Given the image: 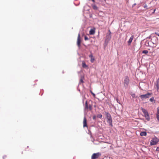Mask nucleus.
<instances>
[{
  "label": "nucleus",
  "instance_id": "nucleus-1",
  "mask_svg": "<svg viewBox=\"0 0 159 159\" xmlns=\"http://www.w3.org/2000/svg\"><path fill=\"white\" fill-rule=\"evenodd\" d=\"M106 116L107 119V122L110 125L112 126V120L110 114L108 113H106Z\"/></svg>",
  "mask_w": 159,
  "mask_h": 159
},
{
  "label": "nucleus",
  "instance_id": "nucleus-2",
  "mask_svg": "<svg viewBox=\"0 0 159 159\" xmlns=\"http://www.w3.org/2000/svg\"><path fill=\"white\" fill-rule=\"evenodd\" d=\"M101 155L100 152H97L93 154L91 156V159H97Z\"/></svg>",
  "mask_w": 159,
  "mask_h": 159
},
{
  "label": "nucleus",
  "instance_id": "nucleus-3",
  "mask_svg": "<svg viewBox=\"0 0 159 159\" xmlns=\"http://www.w3.org/2000/svg\"><path fill=\"white\" fill-rule=\"evenodd\" d=\"M129 80L128 76H126L124 81V86L125 87H127L129 83Z\"/></svg>",
  "mask_w": 159,
  "mask_h": 159
},
{
  "label": "nucleus",
  "instance_id": "nucleus-4",
  "mask_svg": "<svg viewBox=\"0 0 159 159\" xmlns=\"http://www.w3.org/2000/svg\"><path fill=\"white\" fill-rule=\"evenodd\" d=\"M159 139L156 137L153 138L151 141L150 144L151 145H155L159 142Z\"/></svg>",
  "mask_w": 159,
  "mask_h": 159
},
{
  "label": "nucleus",
  "instance_id": "nucleus-5",
  "mask_svg": "<svg viewBox=\"0 0 159 159\" xmlns=\"http://www.w3.org/2000/svg\"><path fill=\"white\" fill-rule=\"evenodd\" d=\"M151 94L148 93L145 94L141 95L140 96L141 98L146 99L149 98L151 96Z\"/></svg>",
  "mask_w": 159,
  "mask_h": 159
},
{
  "label": "nucleus",
  "instance_id": "nucleus-6",
  "mask_svg": "<svg viewBox=\"0 0 159 159\" xmlns=\"http://www.w3.org/2000/svg\"><path fill=\"white\" fill-rule=\"evenodd\" d=\"M81 42V40L80 38V34H78L77 42V45L78 47H80Z\"/></svg>",
  "mask_w": 159,
  "mask_h": 159
},
{
  "label": "nucleus",
  "instance_id": "nucleus-7",
  "mask_svg": "<svg viewBox=\"0 0 159 159\" xmlns=\"http://www.w3.org/2000/svg\"><path fill=\"white\" fill-rule=\"evenodd\" d=\"M83 124V127H87V120H86L85 117H84Z\"/></svg>",
  "mask_w": 159,
  "mask_h": 159
},
{
  "label": "nucleus",
  "instance_id": "nucleus-8",
  "mask_svg": "<svg viewBox=\"0 0 159 159\" xmlns=\"http://www.w3.org/2000/svg\"><path fill=\"white\" fill-rule=\"evenodd\" d=\"M134 36L133 35H132L131 36L128 42V43L129 45H130L131 44V43L132 41V40L134 39Z\"/></svg>",
  "mask_w": 159,
  "mask_h": 159
},
{
  "label": "nucleus",
  "instance_id": "nucleus-9",
  "mask_svg": "<svg viewBox=\"0 0 159 159\" xmlns=\"http://www.w3.org/2000/svg\"><path fill=\"white\" fill-rule=\"evenodd\" d=\"M155 85L156 86V89H157V91H158L159 90V79H158L157 80V81L156 82Z\"/></svg>",
  "mask_w": 159,
  "mask_h": 159
},
{
  "label": "nucleus",
  "instance_id": "nucleus-10",
  "mask_svg": "<svg viewBox=\"0 0 159 159\" xmlns=\"http://www.w3.org/2000/svg\"><path fill=\"white\" fill-rule=\"evenodd\" d=\"M89 57L91 58L90 61L91 62L93 63L94 61V58L93 55L92 54H91L89 56Z\"/></svg>",
  "mask_w": 159,
  "mask_h": 159
},
{
  "label": "nucleus",
  "instance_id": "nucleus-11",
  "mask_svg": "<svg viewBox=\"0 0 159 159\" xmlns=\"http://www.w3.org/2000/svg\"><path fill=\"white\" fill-rule=\"evenodd\" d=\"M144 116L146 118V120L148 121H149L150 120V117L148 113L144 114Z\"/></svg>",
  "mask_w": 159,
  "mask_h": 159
},
{
  "label": "nucleus",
  "instance_id": "nucleus-12",
  "mask_svg": "<svg viewBox=\"0 0 159 159\" xmlns=\"http://www.w3.org/2000/svg\"><path fill=\"white\" fill-rule=\"evenodd\" d=\"M82 66L84 68L88 67V66L86 64L85 62L84 61H82Z\"/></svg>",
  "mask_w": 159,
  "mask_h": 159
},
{
  "label": "nucleus",
  "instance_id": "nucleus-13",
  "mask_svg": "<svg viewBox=\"0 0 159 159\" xmlns=\"http://www.w3.org/2000/svg\"><path fill=\"white\" fill-rule=\"evenodd\" d=\"M87 101H86V102H85V106H86V107L87 108H89L90 110L91 109H92V106L90 105H89V107H88V104H87Z\"/></svg>",
  "mask_w": 159,
  "mask_h": 159
},
{
  "label": "nucleus",
  "instance_id": "nucleus-14",
  "mask_svg": "<svg viewBox=\"0 0 159 159\" xmlns=\"http://www.w3.org/2000/svg\"><path fill=\"white\" fill-rule=\"evenodd\" d=\"M89 34L91 35L94 34L95 33V31L94 30L91 29L89 31Z\"/></svg>",
  "mask_w": 159,
  "mask_h": 159
},
{
  "label": "nucleus",
  "instance_id": "nucleus-15",
  "mask_svg": "<svg viewBox=\"0 0 159 159\" xmlns=\"http://www.w3.org/2000/svg\"><path fill=\"white\" fill-rule=\"evenodd\" d=\"M147 135V133L146 132H142L140 134L141 136H146Z\"/></svg>",
  "mask_w": 159,
  "mask_h": 159
},
{
  "label": "nucleus",
  "instance_id": "nucleus-16",
  "mask_svg": "<svg viewBox=\"0 0 159 159\" xmlns=\"http://www.w3.org/2000/svg\"><path fill=\"white\" fill-rule=\"evenodd\" d=\"M141 110H142V111L143 112L144 114H145L148 113L147 111L145 109H144L143 108H142Z\"/></svg>",
  "mask_w": 159,
  "mask_h": 159
},
{
  "label": "nucleus",
  "instance_id": "nucleus-17",
  "mask_svg": "<svg viewBox=\"0 0 159 159\" xmlns=\"http://www.w3.org/2000/svg\"><path fill=\"white\" fill-rule=\"evenodd\" d=\"M148 53V51L147 50H143L142 52V53L147 54Z\"/></svg>",
  "mask_w": 159,
  "mask_h": 159
},
{
  "label": "nucleus",
  "instance_id": "nucleus-18",
  "mask_svg": "<svg viewBox=\"0 0 159 159\" xmlns=\"http://www.w3.org/2000/svg\"><path fill=\"white\" fill-rule=\"evenodd\" d=\"M143 5V7L145 9H148V6L146 4H144Z\"/></svg>",
  "mask_w": 159,
  "mask_h": 159
},
{
  "label": "nucleus",
  "instance_id": "nucleus-19",
  "mask_svg": "<svg viewBox=\"0 0 159 159\" xmlns=\"http://www.w3.org/2000/svg\"><path fill=\"white\" fill-rule=\"evenodd\" d=\"M157 120L159 122V115L158 114H157Z\"/></svg>",
  "mask_w": 159,
  "mask_h": 159
},
{
  "label": "nucleus",
  "instance_id": "nucleus-20",
  "mask_svg": "<svg viewBox=\"0 0 159 159\" xmlns=\"http://www.w3.org/2000/svg\"><path fill=\"white\" fill-rule=\"evenodd\" d=\"M84 40H89V38H88V37L87 36H84Z\"/></svg>",
  "mask_w": 159,
  "mask_h": 159
},
{
  "label": "nucleus",
  "instance_id": "nucleus-21",
  "mask_svg": "<svg viewBox=\"0 0 159 159\" xmlns=\"http://www.w3.org/2000/svg\"><path fill=\"white\" fill-rule=\"evenodd\" d=\"M93 9H94L95 10H96V9H97V7L96 6H95V5L93 6Z\"/></svg>",
  "mask_w": 159,
  "mask_h": 159
},
{
  "label": "nucleus",
  "instance_id": "nucleus-22",
  "mask_svg": "<svg viewBox=\"0 0 159 159\" xmlns=\"http://www.w3.org/2000/svg\"><path fill=\"white\" fill-rule=\"evenodd\" d=\"M131 95L132 97L133 98H134L135 96V94H131Z\"/></svg>",
  "mask_w": 159,
  "mask_h": 159
},
{
  "label": "nucleus",
  "instance_id": "nucleus-23",
  "mask_svg": "<svg viewBox=\"0 0 159 159\" xmlns=\"http://www.w3.org/2000/svg\"><path fill=\"white\" fill-rule=\"evenodd\" d=\"M157 114L159 115V107L157 108Z\"/></svg>",
  "mask_w": 159,
  "mask_h": 159
},
{
  "label": "nucleus",
  "instance_id": "nucleus-24",
  "mask_svg": "<svg viewBox=\"0 0 159 159\" xmlns=\"http://www.w3.org/2000/svg\"><path fill=\"white\" fill-rule=\"evenodd\" d=\"M91 93L92 94V95H93V96L94 97H95V94H94L93 93L92 91L91 92Z\"/></svg>",
  "mask_w": 159,
  "mask_h": 159
},
{
  "label": "nucleus",
  "instance_id": "nucleus-25",
  "mask_svg": "<svg viewBox=\"0 0 159 159\" xmlns=\"http://www.w3.org/2000/svg\"><path fill=\"white\" fill-rule=\"evenodd\" d=\"M80 82H81V83H83V82H84V81H83V79H81L80 80Z\"/></svg>",
  "mask_w": 159,
  "mask_h": 159
},
{
  "label": "nucleus",
  "instance_id": "nucleus-26",
  "mask_svg": "<svg viewBox=\"0 0 159 159\" xmlns=\"http://www.w3.org/2000/svg\"><path fill=\"white\" fill-rule=\"evenodd\" d=\"M96 118V116H94L93 117V119L95 120Z\"/></svg>",
  "mask_w": 159,
  "mask_h": 159
},
{
  "label": "nucleus",
  "instance_id": "nucleus-27",
  "mask_svg": "<svg viewBox=\"0 0 159 159\" xmlns=\"http://www.w3.org/2000/svg\"><path fill=\"white\" fill-rule=\"evenodd\" d=\"M116 101H117V102L118 103H120V100H116Z\"/></svg>",
  "mask_w": 159,
  "mask_h": 159
},
{
  "label": "nucleus",
  "instance_id": "nucleus-28",
  "mask_svg": "<svg viewBox=\"0 0 159 159\" xmlns=\"http://www.w3.org/2000/svg\"><path fill=\"white\" fill-rule=\"evenodd\" d=\"M6 157V156H4L3 157V159H4Z\"/></svg>",
  "mask_w": 159,
  "mask_h": 159
},
{
  "label": "nucleus",
  "instance_id": "nucleus-29",
  "mask_svg": "<svg viewBox=\"0 0 159 159\" xmlns=\"http://www.w3.org/2000/svg\"><path fill=\"white\" fill-rule=\"evenodd\" d=\"M136 5V3H134V4H133V7H134V6H135V5Z\"/></svg>",
  "mask_w": 159,
  "mask_h": 159
},
{
  "label": "nucleus",
  "instance_id": "nucleus-30",
  "mask_svg": "<svg viewBox=\"0 0 159 159\" xmlns=\"http://www.w3.org/2000/svg\"><path fill=\"white\" fill-rule=\"evenodd\" d=\"M155 34H157V35H158V36H159V34H157V33H155Z\"/></svg>",
  "mask_w": 159,
  "mask_h": 159
},
{
  "label": "nucleus",
  "instance_id": "nucleus-31",
  "mask_svg": "<svg viewBox=\"0 0 159 159\" xmlns=\"http://www.w3.org/2000/svg\"><path fill=\"white\" fill-rule=\"evenodd\" d=\"M150 99L152 100V99H153V98H150Z\"/></svg>",
  "mask_w": 159,
  "mask_h": 159
},
{
  "label": "nucleus",
  "instance_id": "nucleus-32",
  "mask_svg": "<svg viewBox=\"0 0 159 159\" xmlns=\"http://www.w3.org/2000/svg\"><path fill=\"white\" fill-rule=\"evenodd\" d=\"M150 100V101H151V102H153V101H154V100Z\"/></svg>",
  "mask_w": 159,
  "mask_h": 159
},
{
  "label": "nucleus",
  "instance_id": "nucleus-33",
  "mask_svg": "<svg viewBox=\"0 0 159 159\" xmlns=\"http://www.w3.org/2000/svg\"><path fill=\"white\" fill-rule=\"evenodd\" d=\"M102 115H100V116H99V117H102Z\"/></svg>",
  "mask_w": 159,
  "mask_h": 159
},
{
  "label": "nucleus",
  "instance_id": "nucleus-34",
  "mask_svg": "<svg viewBox=\"0 0 159 159\" xmlns=\"http://www.w3.org/2000/svg\"><path fill=\"white\" fill-rule=\"evenodd\" d=\"M92 0V1L93 2H94V0Z\"/></svg>",
  "mask_w": 159,
  "mask_h": 159
},
{
  "label": "nucleus",
  "instance_id": "nucleus-35",
  "mask_svg": "<svg viewBox=\"0 0 159 159\" xmlns=\"http://www.w3.org/2000/svg\"><path fill=\"white\" fill-rule=\"evenodd\" d=\"M155 10H156V9L154 10V12L155 11Z\"/></svg>",
  "mask_w": 159,
  "mask_h": 159
},
{
  "label": "nucleus",
  "instance_id": "nucleus-36",
  "mask_svg": "<svg viewBox=\"0 0 159 159\" xmlns=\"http://www.w3.org/2000/svg\"><path fill=\"white\" fill-rule=\"evenodd\" d=\"M105 0V1H106V0Z\"/></svg>",
  "mask_w": 159,
  "mask_h": 159
}]
</instances>
